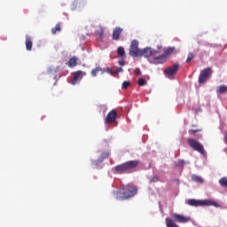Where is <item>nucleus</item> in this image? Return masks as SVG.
Masks as SVG:
<instances>
[{
  "label": "nucleus",
  "instance_id": "1",
  "mask_svg": "<svg viewBox=\"0 0 227 227\" xmlns=\"http://www.w3.org/2000/svg\"><path fill=\"white\" fill-rule=\"evenodd\" d=\"M114 194L116 200H129V198H132L137 194V187L129 184L123 187L121 191L116 192Z\"/></svg>",
  "mask_w": 227,
  "mask_h": 227
},
{
  "label": "nucleus",
  "instance_id": "2",
  "mask_svg": "<svg viewBox=\"0 0 227 227\" xmlns=\"http://www.w3.org/2000/svg\"><path fill=\"white\" fill-rule=\"evenodd\" d=\"M137 166H139L138 160H129L115 166L114 171H116L119 175H123V173H132L133 169H136Z\"/></svg>",
  "mask_w": 227,
  "mask_h": 227
},
{
  "label": "nucleus",
  "instance_id": "3",
  "mask_svg": "<svg viewBox=\"0 0 227 227\" xmlns=\"http://www.w3.org/2000/svg\"><path fill=\"white\" fill-rule=\"evenodd\" d=\"M188 205H190V207H215V208H219V207H221L219 203L215 202L213 200H198L191 199L188 200Z\"/></svg>",
  "mask_w": 227,
  "mask_h": 227
},
{
  "label": "nucleus",
  "instance_id": "4",
  "mask_svg": "<svg viewBox=\"0 0 227 227\" xmlns=\"http://www.w3.org/2000/svg\"><path fill=\"white\" fill-rule=\"evenodd\" d=\"M174 52L175 47L167 48L163 54L154 57V61L156 62V65H164V63L168 61L169 56L172 55Z\"/></svg>",
  "mask_w": 227,
  "mask_h": 227
},
{
  "label": "nucleus",
  "instance_id": "5",
  "mask_svg": "<svg viewBox=\"0 0 227 227\" xmlns=\"http://www.w3.org/2000/svg\"><path fill=\"white\" fill-rule=\"evenodd\" d=\"M160 49H162V45L158 46V50H153L150 47L142 49L140 58H153V59H155V58H157V54L160 53Z\"/></svg>",
  "mask_w": 227,
  "mask_h": 227
},
{
  "label": "nucleus",
  "instance_id": "6",
  "mask_svg": "<svg viewBox=\"0 0 227 227\" xmlns=\"http://www.w3.org/2000/svg\"><path fill=\"white\" fill-rule=\"evenodd\" d=\"M187 143L191 148L195 150V152H199L201 155L205 154V148L203 147V145L198 142V140L194 138H188Z\"/></svg>",
  "mask_w": 227,
  "mask_h": 227
},
{
  "label": "nucleus",
  "instance_id": "7",
  "mask_svg": "<svg viewBox=\"0 0 227 227\" xmlns=\"http://www.w3.org/2000/svg\"><path fill=\"white\" fill-rule=\"evenodd\" d=\"M141 51L142 49H139V42L133 40L129 47V56H132L133 58H141Z\"/></svg>",
  "mask_w": 227,
  "mask_h": 227
},
{
  "label": "nucleus",
  "instance_id": "8",
  "mask_svg": "<svg viewBox=\"0 0 227 227\" xmlns=\"http://www.w3.org/2000/svg\"><path fill=\"white\" fill-rule=\"evenodd\" d=\"M212 74H214V71H212V67L204 68L199 75V84H205V82L208 81V77H210Z\"/></svg>",
  "mask_w": 227,
  "mask_h": 227
},
{
  "label": "nucleus",
  "instance_id": "9",
  "mask_svg": "<svg viewBox=\"0 0 227 227\" xmlns=\"http://www.w3.org/2000/svg\"><path fill=\"white\" fill-rule=\"evenodd\" d=\"M172 217L176 223H185L191 222V217L184 215L173 214Z\"/></svg>",
  "mask_w": 227,
  "mask_h": 227
},
{
  "label": "nucleus",
  "instance_id": "10",
  "mask_svg": "<svg viewBox=\"0 0 227 227\" xmlns=\"http://www.w3.org/2000/svg\"><path fill=\"white\" fill-rule=\"evenodd\" d=\"M116 116H118L116 110H111L105 119V123H114V121H116Z\"/></svg>",
  "mask_w": 227,
  "mask_h": 227
},
{
  "label": "nucleus",
  "instance_id": "11",
  "mask_svg": "<svg viewBox=\"0 0 227 227\" xmlns=\"http://www.w3.org/2000/svg\"><path fill=\"white\" fill-rule=\"evenodd\" d=\"M84 75H86V73L82 72V71H76L73 74V79L71 81V84L74 85L77 84L78 81H81V79H82V77H84Z\"/></svg>",
  "mask_w": 227,
  "mask_h": 227
},
{
  "label": "nucleus",
  "instance_id": "12",
  "mask_svg": "<svg viewBox=\"0 0 227 227\" xmlns=\"http://www.w3.org/2000/svg\"><path fill=\"white\" fill-rule=\"evenodd\" d=\"M178 68H180V66H178V64H175L174 66L165 69L164 74L165 75H175V74L178 72Z\"/></svg>",
  "mask_w": 227,
  "mask_h": 227
},
{
  "label": "nucleus",
  "instance_id": "13",
  "mask_svg": "<svg viewBox=\"0 0 227 227\" xmlns=\"http://www.w3.org/2000/svg\"><path fill=\"white\" fill-rule=\"evenodd\" d=\"M123 33V28L120 27H116L112 33V39L115 40V42H118L120 40V35Z\"/></svg>",
  "mask_w": 227,
  "mask_h": 227
},
{
  "label": "nucleus",
  "instance_id": "14",
  "mask_svg": "<svg viewBox=\"0 0 227 227\" xmlns=\"http://www.w3.org/2000/svg\"><path fill=\"white\" fill-rule=\"evenodd\" d=\"M25 45L27 51H33V39L29 35H26Z\"/></svg>",
  "mask_w": 227,
  "mask_h": 227
},
{
  "label": "nucleus",
  "instance_id": "15",
  "mask_svg": "<svg viewBox=\"0 0 227 227\" xmlns=\"http://www.w3.org/2000/svg\"><path fill=\"white\" fill-rule=\"evenodd\" d=\"M165 223L167 227H180L171 218H166Z\"/></svg>",
  "mask_w": 227,
  "mask_h": 227
},
{
  "label": "nucleus",
  "instance_id": "16",
  "mask_svg": "<svg viewBox=\"0 0 227 227\" xmlns=\"http://www.w3.org/2000/svg\"><path fill=\"white\" fill-rule=\"evenodd\" d=\"M97 36H98V42H102L104 38V27H99V28L97 31Z\"/></svg>",
  "mask_w": 227,
  "mask_h": 227
},
{
  "label": "nucleus",
  "instance_id": "17",
  "mask_svg": "<svg viewBox=\"0 0 227 227\" xmlns=\"http://www.w3.org/2000/svg\"><path fill=\"white\" fill-rule=\"evenodd\" d=\"M77 60L78 59L76 57H72L68 60V67H70V68H74V67H77Z\"/></svg>",
  "mask_w": 227,
  "mask_h": 227
},
{
  "label": "nucleus",
  "instance_id": "18",
  "mask_svg": "<svg viewBox=\"0 0 227 227\" xmlns=\"http://www.w3.org/2000/svg\"><path fill=\"white\" fill-rule=\"evenodd\" d=\"M102 72V74H104V71H102V69L100 68V67H98L94 69L91 70V75L92 77H97V75L98 74V73Z\"/></svg>",
  "mask_w": 227,
  "mask_h": 227
},
{
  "label": "nucleus",
  "instance_id": "19",
  "mask_svg": "<svg viewBox=\"0 0 227 227\" xmlns=\"http://www.w3.org/2000/svg\"><path fill=\"white\" fill-rule=\"evenodd\" d=\"M61 31V23H58L55 27L51 28L52 35H56Z\"/></svg>",
  "mask_w": 227,
  "mask_h": 227
},
{
  "label": "nucleus",
  "instance_id": "20",
  "mask_svg": "<svg viewBox=\"0 0 227 227\" xmlns=\"http://www.w3.org/2000/svg\"><path fill=\"white\" fill-rule=\"evenodd\" d=\"M192 180L193 182H197V184H203V178H201V176H196V175H193L192 176Z\"/></svg>",
  "mask_w": 227,
  "mask_h": 227
},
{
  "label": "nucleus",
  "instance_id": "21",
  "mask_svg": "<svg viewBox=\"0 0 227 227\" xmlns=\"http://www.w3.org/2000/svg\"><path fill=\"white\" fill-rule=\"evenodd\" d=\"M117 54L120 58H125V49H123V47H119L117 49Z\"/></svg>",
  "mask_w": 227,
  "mask_h": 227
},
{
  "label": "nucleus",
  "instance_id": "22",
  "mask_svg": "<svg viewBox=\"0 0 227 227\" xmlns=\"http://www.w3.org/2000/svg\"><path fill=\"white\" fill-rule=\"evenodd\" d=\"M217 93H226L227 86L226 85H220L216 90Z\"/></svg>",
  "mask_w": 227,
  "mask_h": 227
},
{
  "label": "nucleus",
  "instance_id": "23",
  "mask_svg": "<svg viewBox=\"0 0 227 227\" xmlns=\"http://www.w3.org/2000/svg\"><path fill=\"white\" fill-rule=\"evenodd\" d=\"M137 84L138 86H145L146 84V80H145L144 78H139L137 81Z\"/></svg>",
  "mask_w": 227,
  "mask_h": 227
},
{
  "label": "nucleus",
  "instance_id": "24",
  "mask_svg": "<svg viewBox=\"0 0 227 227\" xmlns=\"http://www.w3.org/2000/svg\"><path fill=\"white\" fill-rule=\"evenodd\" d=\"M130 86V82L124 81L121 85L122 90H127Z\"/></svg>",
  "mask_w": 227,
  "mask_h": 227
},
{
  "label": "nucleus",
  "instance_id": "25",
  "mask_svg": "<svg viewBox=\"0 0 227 227\" xmlns=\"http://www.w3.org/2000/svg\"><path fill=\"white\" fill-rule=\"evenodd\" d=\"M193 59H194V54L189 53L188 57H187V59H186V63H191V61L193 60Z\"/></svg>",
  "mask_w": 227,
  "mask_h": 227
},
{
  "label": "nucleus",
  "instance_id": "26",
  "mask_svg": "<svg viewBox=\"0 0 227 227\" xmlns=\"http://www.w3.org/2000/svg\"><path fill=\"white\" fill-rule=\"evenodd\" d=\"M109 155H111V153H109V152H104L101 153V159L102 160H104V159H107L109 157Z\"/></svg>",
  "mask_w": 227,
  "mask_h": 227
},
{
  "label": "nucleus",
  "instance_id": "27",
  "mask_svg": "<svg viewBox=\"0 0 227 227\" xmlns=\"http://www.w3.org/2000/svg\"><path fill=\"white\" fill-rule=\"evenodd\" d=\"M176 166L183 167L185 166V161L184 160H179L176 161Z\"/></svg>",
  "mask_w": 227,
  "mask_h": 227
},
{
  "label": "nucleus",
  "instance_id": "28",
  "mask_svg": "<svg viewBox=\"0 0 227 227\" xmlns=\"http://www.w3.org/2000/svg\"><path fill=\"white\" fill-rule=\"evenodd\" d=\"M106 73L110 74V75H114V74L113 73V69H111L110 67H107L106 69Z\"/></svg>",
  "mask_w": 227,
  "mask_h": 227
},
{
  "label": "nucleus",
  "instance_id": "29",
  "mask_svg": "<svg viewBox=\"0 0 227 227\" xmlns=\"http://www.w3.org/2000/svg\"><path fill=\"white\" fill-rule=\"evenodd\" d=\"M196 132H201V129H190L189 134H196Z\"/></svg>",
  "mask_w": 227,
  "mask_h": 227
},
{
  "label": "nucleus",
  "instance_id": "30",
  "mask_svg": "<svg viewBox=\"0 0 227 227\" xmlns=\"http://www.w3.org/2000/svg\"><path fill=\"white\" fill-rule=\"evenodd\" d=\"M134 72H135L136 75H141V69L140 68H136L134 70Z\"/></svg>",
  "mask_w": 227,
  "mask_h": 227
},
{
  "label": "nucleus",
  "instance_id": "31",
  "mask_svg": "<svg viewBox=\"0 0 227 227\" xmlns=\"http://www.w3.org/2000/svg\"><path fill=\"white\" fill-rule=\"evenodd\" d=\"M119 65H121V67H123L125 65V62L123 60L119 61Z\"/></svg>",
  "mask_w": 227,
  "mask_h": 227
},
{
  "label": "nucleus",
  "instance_id": "32",
  "mask_svg": "<svg viewBox=\"0 0 227 227\" xmlns=\"http://www.w3.org/2000/svg\"><path fill=\"white\" fill-rule=\"evenodd\" d=\"M117 72H123V68L118 67V68H117Z\"/></svg>",
  "mask_w": 227,
  "mask_h": 227
}]
</instances>
